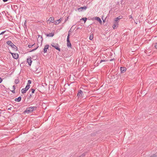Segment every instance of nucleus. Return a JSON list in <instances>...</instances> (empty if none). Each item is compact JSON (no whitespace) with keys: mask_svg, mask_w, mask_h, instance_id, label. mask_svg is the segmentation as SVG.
<instances>
[{"mask_svg":"<svg viewBox=\"0 0 157 157\" xmlns=\"http://www.w3.org/2000/svg\"><path fill=\"white\" fill-rule=\"evenodd\" d=\"M6 43L7 44L11 47L13 51H17V47L11 41L9 40L6 42Z\"/></svg>","mask_w":157,"mask_h":157,"instance_id":"1","label":"nucleus"},{"mask_svg":"<svg viewBox=\"0 0 157 157\" xmlns=\"http://www.w3.org/2000/svg\"><path fill=\"white\" fill-rule=\"evenodd\" d=\"M37 107L33 106L27 108L26 110L23 112L24 113H29L30 112H33L34 110H36L37 109Z\"/></svg>","mask_w":157,"mask_h":157,"instance_id":"2","label":"nucleus"},{"mask_svg":"<svg viewBox=\"0 0 157 157\" xmlns=\"http://www.w3.org/2000/svg\"><path fill=\"white\" fill-rule=\"evenodd\" d=\"M67 46L68 47H71V44L70 40V35L69 34H68V36L67 39Z\"/></svg>","mask_w":157,"mask_h":157,"instance_id":"3","label":"nucleus"},{"mask_svg":"<svg viewBox=\"0 0 157 157\" xmlns=\"http://www.w3.org/2000/svg\"><path fill=\"white\" fill-rule=\"evenodd\" d=\"M9 52L13 56V58L15 59H17L18 58V54L17 53H13L11 52L10 50Z\"/></svg>","mask_w":157,"mask_h":157,"instance_id":"4","label":"nucleus"},{"mask_svg":"<svg viewBox=\"0 0 157 157\" xmlns=\"http://www.w3.org/2000/svg\"><path fill=\"white\" fill-rule=\"evenodd\" d=\"M27 63H28V64L29 66H31L32 63V58L31 57L29 56L28 57L27 59Z\"/></svg>","mask_w":157,"mask_h":157,"instance_id":"5","label":"nucleus"},{"mask_svg":"<svg viewBox=\"0 0 157 157\" xmlns=\"http://www.w3.org/2000/svg\"><path fill=\"white\" fill-rule=\"evenodd\" d=\"M87 7V6H84L83 7H81L78 8V10L79 12L82 11L84 10H86Z\"/></svg>","mask_w":157,"mask_h":157,"instance_id":"6","label":"nucleus"},{"mask_svg":"<svg viewBox=\"0 0 157 157\" xmlns=\"http://www.w3.org/2000/svg\"><path fill=\"white\" fill-rule=\"evenodd\" d=\"M48 48L49 45L48 44H47L45 46L44 48L43 49V52L44 53L47 52V49H48Z\"/></svg>","mask_w":157,"mask_h":157,"instance_id":"7","label":"nucleus"},{"mask_svg":"<svg viewBox=\"0 0 157 157\" xmlns=\"http://www.w3.org/2000/svg\"><path fill=\"white\" fill-rule=\"evenodd\" d=\"M94 19L96 20L98 22H99L100 24H101L102 21L99 17H94Z\"/></svg>","mask_w":157,"mask_h":157,"instance_id":"8","label":"nucleus"},{"mask_svg":"<svg viewBox=\"0 0 157 157\" xmlns=\"http://www.w3.org/2000/svg\"><path fill=\"white\" fill-rule=\"evenodd\" d=\"M32 94L31 93L30 91H29L27 95V98L28 99H30L31 97H32Z\"/></svg>","mask_w":157,"mask_h":157,"instance_id":"9","label":"nucleus"},{"mask_svg":"<svg viewBox=\"0 0 157 157\" xmlns=\"http://www.w3.org/2000/svg\"><path fill=\"white\" fill-rule=\"evenodd\" d=\"M62 20V18H60L59 19L56 20L55 22V24L57 25L61 22V21Z\"/></svg>","mask_w":157,"mask_h":157,"instance_id":"10","label":"nucleus"},{"mask_svg":"<svg viewBox=\"0 0 157 157\" xmlns=\"http://www.w3.org/2000/svg\"><path fill=\"white\" fill-rule=\"evenodd\" d=\"M120 70L121 73H123L126 70V68L125 67H120Z\"/></svg>","mask_w":157,"mask_h":157,"instance_id":"11","label":"nucleus"},{"mask_svg":"<svg viewBox=\"0 0 157 157\" xmlns=\"http://www.w3.org/2000/svg\"><path fill=\"white\" fill-rule=\"evenodd\" d=\"M54 48H55L56 50H58L60 52L61 51L60 48H59V46L58 44H56V45L54 46Z\"/></svg>","mask_w":157,"mask_h":157,"instance_id":"12","label":"nucleus"},{"mask_svg":"<svg viewBox=\"0 0 157 157\" xmlns=\"http://www.w3.org/2000/svg\"><path fill=\"white\" fill-rule=\"evenodd\" d=\"M45 34L48 37H53L54 35V33H49L48 34L45 33Z\"/></svg>","mask_w":157,"mask_h":157,"instance_id":"13","label":"nucleus"},{"mask_svg":"<svg viewBox=\"0 0 157 157\" xmlns=\"http://www.w3.org/2000/svg\"><path fill=\"white\" fill-rule=\"evenodd\" d=\"M82 93V91L81 90H80L77 94V96L78 98H81V94Z\"/></svg>","mask_w":157,"mask_h":157,"instance_id":"14","label":"nucleus"},{"mask_svg":"<svg viewBox=\"0 0 157 157\" xmlns=\"http://www.w3.org/2000/svg\"><path fill=\"white\" fill-rule=\"evenodd\" d=\"M21 99V96L17 98H16L14 99V101H16L20 102Z\"/></svg>","mask_w":157,"mask_h":157,"instance_id":"15","label":"nucleus"},{"mask_svg":"<svg viewBox=\"0 0 157 157\" xmlns=\"http://www.w3.org/2000/svg\"><path fill=\"white\" fill-rule=\"evenodd\" d=\"M118 27V24L117 23H114V24L113 25L112 27L113 29L117 28Z\"/></svg>","mask_w":157,"mask_h":157,"instance_id":"16","label":"nucleus"},{"mask_svg":"<svg viewBox=\"0 0 157 157\" xmlns=\"http://www.w3.org/2000/svg\"><path fill=\"white\" fill-rule=\"evenodd\" d=\"M48 21H50V22L53 23L54 22V18L53 17H50Z\"/></svg>","mask_w":157,"mask_h":157,"instance_id":"17","label":"nucleus"},{"mask_svg":"<svg viewBox=\"0 0 157 157\" xmlns=\"http://www.w3.org/2000/svg\"><path fill=\"white\" fill-rule=\"evenodd\" d=\"M27 91V89L25 88H23L21 90V92L22 94H24Z\"/></svg>","mask_w":157,"mask_h":157,"instance_id":"18","label":"nucleus"},{"mask_svg":"<svg viewBox=\"0 0 157 157\" xmlns=\"http://www.w3.org/2000/svg\"><path fill=\"white\" fill-rule=\"evenodd\" d=\"M26 23H27V20H25V22L24 23V25H23V27L24 28V29L25 31L26 30V29H27V25H26Z\"/></svg>","mask_w":157,"mask_h":157,"instance_id":"19","label":"nucleus"},{"mask_svg":"<svg viewBox=\"0 0 157 157\" xmlns=\"http://www.w3.org/2000/svg\"><path fill=\"white\" fill-rule=\"evenodd\" d=\"M119 18H118L117 17L115 18L114 19V23H118V22L119 21Z\"/></svg>","mask_w":157,"mask_h":157,"instance_id":"20","label":"nucleus"},{"mask_svg":"<svg viewBox=\"0 0 157 157\" xmlns=\"http://www.w3.org/2000/svg\"><path fill=\"white\" fill-rule=\"evenodd\" d=\"M84 94L83 92L82 91V93L81 94V98H83V99H85L86 98V97L83 96Z\"/></svg>","mask_w":157,"mask_h":157,"instance_id":"21","label":"nucleus"},{"mask_svg":"<svg viewBox=\"0 0 157 157\" xmlns=\"http://www.w3.org/2000/svg\"><path fill=\"white\" fill-rule=\"evenodd\" d=\"M39 39L40 40L41 39V42H42V41H43V39H42V36H40V35H39L38 36V38L37 39V41H38Z\"/></svg>","mask_w":157,"mask_h":157,"instance_id":"22","label":"nucleus"},{"mask_svg":"<svg viewBox=\"0 0 157 157\" xmlns=\"http://www.w3.org/2000/svg\"><path fill=\"white\" fill-rule=\"evenodd\" d=\"M29 91H31V93L32 94H33L34 93L35 90L33 88H31Z\"/></svg>","mask_w":157,"mask_h":157,"instance_id":"23","label":"nucleus"},{"mask_svg":"<svg viewBox=\"0 0 157 157\" xmlns=\"http://www.w3.org/2000/svg\"><path fill=\"white\" fill-rule=\"evenodd\" d=\"M107 61V60H106H106L101 59V60H100V61L99 62V61L98 62V63L100 64L103 62H105V61Z\"/></svg>","mask_w":157,"mask_h":157,"instance_id":"24","label":"nucleus"},{"mask_svg":"<svg viewBox=\"0 0 157 157\" xmlns=\"http://www.w3.org/2000/svg\"><path fill=\"white\" fill-rule=\"evenodd\" d=\"M87 20V18L85 17H83V18H82L81 19V20H83L84 21V23H85V22H86V21Z\"/></svg>","mask_w":157,"mask_h":157,"instance_id":"25","label":"nucleus"},{"mask_svg":"<svg viewBox=\"0 0 157 157\" xmlns=\"http://www.w3.org/2000/svg\"><path fill=\"white\" fill-rule=\"evenodd\" d=\"M19 82V80L18 79H15L14 81V82L16 84H18Z\"/></svg>","mask_w":157,"mask_h":157,"instance_id":"26","label":"nucleus"},{"mask_svg":"<svg viewBox=\"0 0 157 157\" xmlns=\"http://www.w3.org/2000/svg\"><path fill=\"white\" fill-rule=\"evenodd\" d=\"M30 87V85H28L27 84V85L26 86L25 88L27 89V90H28V89Z\"/></svg>","mask_w":157,"mask_h":157,"instance_id":"27","label":"nucleus"},{"mask_svg":"<svg viewBox=\"0 0 157 157\" xmlns=\"http://www.w3.org/2000/svg\"><path fill=\"white\" fill-rule=\"evenodd\" d=\"M93 38V35L92 34V35H90V37H89L90 40H92Z\"/></svg>","mask_w":157,"mask_h":157,"instance_id":"28","label":"nucleus"},{"mask_svg":"<svg viewBox=\"0 0 157 157\" xmlns=\"http://www.w3.org/2000/svg\"><path fill=\"white\" fill-rule=\"evenodd\" d=\"M38 47H39V46H37V47H36V48H34V49H33V50H32L30 51H29V52H33V51H34L36 50V49L38 48Z\"/></svg>","mask_w":157,"mask_h":157,"instance_id":"29","label":"nucleus"},{"mask_svg":"<svg viewBox=\"0 0 157 157\" xmlns=\"http://www.w3.org/2000/svg\"><path fill=\"white\" fill-rule=\"evenodd\" d=\"M86 155V153H83L81 155H80V156H81V157H84Z\"/></svg>","mask_w":157,"mask_h":157,"instance_id":"30","label":"nucleus"},{"mask_svg":"<svg viewBox=\"0 0 157 157\" xmlns=\"http://www.w3.org/2000/svg\"><path fill=\"white\" fill-rule=\"evenodd\" d=\"M31 81L30 80H29L28 81V83L27 84L30 85L31 83Z\"/></svg>","mask_w":157,"mask_h":157,"instance_id":"31","label":"nucleus"},{"mask_svg":"<svg viewBox=\"0 0 157 157\" xmlns=\"http://www.w3.org/2000/svg\"><path fill=\"white\" fill-rule=\"evenodd\" d=\"M56 45V44H55L54 43H52L51 44V46L53 48L54 46Z\"/></svg>","mask_w":157,"mask_h":157,"instance_id":"32","label":"nucleus"},{"mask_svg":"<svg viewBox=\"0 0 157 157\" xmlns=\"http://www.w3.org/2000/svg\"><path fill=\"white\" fill-rule=\"evenodd\" d=\"M120 74H118V73L116 74L115 75H117V79H118L119 78V77L120 76Z\"/></svg>","mask_w":157,"mask_h":157,"instance_id":"33","label":"nucleus"},{"mask_svg":"<svg viewBox=\"0 0 157 157\" xmlns=\"http://www.w3.org/2000/svg\"><path fill=\"white\" fill-rule=\"evenodd\" d=\"M73 26L70 29V30L68 31V34H69L70 35V34H71V29L73 27Z\"/></svg>","mask_w":157,"mask_h":157,"instance_id":"34","label":"nucleus"},{"mask_svg":"<svg viewBox=\"0 0 157 157\" xmlns=\"http://www.w3.org/2000/svg\"><path fill=\"white\" fill-rule=\"evenodd\" d=\"M117 17L118 18H119V20H120L122 18L123 16H119Z\"/></svg>","mask_w":157,"mask_h":157,"instance_id":"35","label":"nucleus"},{"mask_svg":"<svg viewBox=\"0 0 157 157\" xmlns=\"http://www.w3.org/2000/svg\"><path fill=\"white\" fill-rule=\"evenodd\" d=\"M155 47L156 49H157V43H155Z\"/></svg>","mask_w":157,"mask_h":157,"instance_id":"36","label":"nucleus"},{"mask_svg":"<svg viewBox=\"0 0 157 157\" xmlns=\"http://www.w3.org/2000/svg\"><path fill=\"white\" fill-rule=\"evenodd\" d=\"M47 86V84L46 83H44V84L42 83V86L43 87H44L45 86Z\"/></svg>","mask_w":157,"mask_h":157,"instance_id":"37","label":"nucleus"},{"mask_svg":"<svg viewBox=\"0 0 157 157\" xmlns=\"http://www.w3.org/2000/svg\"><path fill=\"white\" fill-rule=\"evenodd\" d=\"M3 81V79L0 77V83H1Z\"/></svg>","mask_w":157,"mask_h":157,"instance_id":"38","label":"nucleus"},{"mask_svg":"<svg viewBox=\"0 0 157 157\" xmlns=\"http://www.w3.org/2000/svg\"><path fill=\"white\" fill-rule=\"evenodd\" d=\"M6 31H3V32H2L1 33H0V35H2V34H3L6 32Z\"/></svg>","mask_w":157,"mask_h":157,"instance_id":"39","label":"nucleus"},{"mask_svg":"<svg viewBox=\"0 0 157 157\" xmlns=\"http://www.w3.org/2000/svg\"><path fill=\"white\" fill-rule=\"evenodd\" d=\"M28 47L29 48H31L32 47V45L29 44V45H28Z\"/></svg>","mask_w":157,"mask_h":157,"instance_id":"40","label":"nucleus"},{"mask_svg":"<svg viewBox=\"0 0 157 157\" xmlns=\"http://www.w3.org/2000/svg\"><path fill=\"white\" fill-rule=\"evenodd\" d=\"M68 17H67L65 19V21L64 22H66L68 20Z\"/></svg>","mask_w":157,"mask_h":157,"instance_id":"41","label":"nucleus"},{"mask_svg":"<svg viewBox=\"0 0 157 157\" xmlns=\"http://www.w3.org/2000/svg\"><path fill=\"white\" fill-rule=\"evenodd\" d=\"M13 90H15V89H16L15 86V85L13 86Z\"/></svg>","mask_w":157,"mask_h":157,"instance_id":"42","label":"nucleus"},{"mask_svg":"<svg viewBox=\"0 0 157 157\" xmlns=\"http://www.w3.org/2000/svg\"><path fill=\"white\" fill-rule=\"evenodd\" d=\"M11 91L13 93V94H14L15 93V90H12Z\"/></svg>","mask_w":157,"mask_h":157,"instance_id":"43","label":"nucleus"},{"mask_svg":"<svg viewBox=\"0 0 157 157\" xmlns=\"http://www.w3.org/2000/svg\"><path fill=\"white\" fill-rule=\"evenodd\" d=\"M12 108V107H10V108H8V110H11Z\"/></svg>","mask_w":157,"mask_h":157,"instance_id":"44","label":"nucleus"},{"mask_svg":"<svg viewBox=\"0 0 157 157\" xmlns=\"http://www.w3.org/2000/svg\"><path fill=\"white\" fill-rule=\"evenodd\" d=\"M3 2H5L7 1L8 0H2Z\"/></svg>","mask_w":157,"mask_h":157,"instance_id":"45","label":"nucleus"},{"mask_svg":"<svg viewBox=\"0 0 157 157\" xmlns=\"http://www.w3.org/2000/svg\"><path fill=\"white\" fill-rule=\"evenodd\" d=\"M155 156H156L155 155V154H153L152 156V157H155Z\"/></svg>","mask_w":157,"mask_h":157,"instance_id":"46","label":"nucleus"},{"mask_svg":"<svg viewBox=\"0 0 157 157\" xmlns=\"http://www.w3.org/2000/svg\"><path fill=\"white\" fill-rule=\"evenodd\" d=\"M129 18H132V16L131 15L129 16Z\"/></svg>","mask_w":157,"mask_h":157,"instance_id":"47","label":"nucleus"},{"mask_svg":"<svg viewBox=\"0 0 157 157\" xmlns=\"http://www.w3.org/2000/svg\"><path fill=\"white\" fill-rule=\"evenodd\" d=\"M102 19L103 21V22H105V19L104 20L102 18Z\"/></svg>","mask_w":157,"mask_h":157,"instance_id":"48","label":"nucleus"},{"mask_svg":"<svg viewBox=\"0 0 157 157\" xmlns=\"http://www.w3.org/2000/svg\"><path fill=\"white\" fill-rule=\"evenodd\" d=\"M114 59H110V61H113Z\"/></svg>","mask_w":157,"mask_h":157,"instance_id":"49","label":"nucleus"},{"mask_svg":"<svg viewBox=\"0 0 157 157\" xmlns=\"http://www.w3.org/2000/svg\"><path fill=\"white\" fill-rule=\"evenodd\" d=\"M35 44L34 43V44H33L32 45V47H33V46L34 45V44Z\"/></svg>","mask_w":157,"mask_h":157,"instance_id":"50","label":"nucleus"},{"mask_svg":"<svg viewBox=\"0 0 157 157\" xmlns=\"http://www.w3.org/2000/svg\"><path fill=\"white\" fill-rule=\"evenodd\" d=\"M37 71V69L36 68V71Z\"/></svg>","mask_w":157,"mask_h":157,"instance_id":"51","label":"nucleus"},{"mask_svg":"<svg viewBox=\"0 0 157 157\" xmlns=\"http://www.w3.org/2000/svg\"><path fill=\"white\" fill-rule=\"evenodd\" d=\"M37 56H36L35 59H36L37 58Z\"/></svg>","mask_w":157,"mask_h":157,"instance_id":"52","label":"nucleus"},{"mask_svg":"<svg viewBox=\"0 0 157 157\" xmlns=\"http://www.w3.org/2000/svg\"><path fill=\"white\" fill-rule=\"evenodd\" d=\"M1 113V112H0V114ZM1 115H0V116H1Z\"/></svg>","mask_w":157,"mask_h":157,"instance_id":"53","label":"nucleus"},{"mask_svg":"<svg viewBox=\"0 0 157 157\" xmlns=\"http://www.w3.org/2000/svg\"><path fill=\"white\" fill-rule=\"evenodd\" d=\"M35 57V56H33V57Z\"/></svg>","mask_w":157,"mask_h":157,"instance_id":"54","label":"nucleus"},{"mask_svg":"<svg viewBox=\"0 0 157 157\" xmlns=\"http://www.w3.org/2000/svg\"><path fill=\"white\" fill-rule=\"evenodd\" d=\"M39 71H38L36 73H39Z\"/></svg>","mask_w":157,"mask_h":157,"instance_id":"55","label":"nucleus"},{"mask_svg":"<svg viewBox=\"0 0 157 157\" xmlns=\"http://www.w3.org/2000/svg\"><path fill=\"white\" fill-rule=\"evenodd\" d=\"M79 29V28H77V29Z\"/></svg>","mask_w":157,"mask_h":157,"instance_id":"56","label":"nucleus"},{"mask_svg":"<svg viewBox=\"0 0 157 157\" xmlns=\"http://www.w3.org/2000/svg\"><path fill=\"white\" fill-rule=\"evenodd\" d=\"M78 157H81V156H78Z\"/></svg>","mask_w":157,"mask_h":157,"instance_id":"57","label":"nucleus"}]
</instances>
